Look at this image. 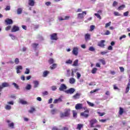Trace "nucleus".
Masks as SVG:
<instances>
[{
  "instance_id": "obj_1",
  "label": "nucleus",
  "mask_w": 130,
  "mask_h": 130,
  "mask_svg": "<svg viewBox=\"0 0 130 130\" xmlns=\"http://www.w3.org/2000/svg\"><path fill=\"white\" fill-rule=\"evenodd\" d=\"M87 15V11H83L81 13H79L77 14V19L79 20H82L85 18V16Z\"/></svg>"
},
{
  "instance_id": "obj_2",
  "label": "nucleus",
  "mask_w": 130,
  "mask_h": 130,
  "mask_svg": "<svg viewBox=\"0 0 130 130\" xmlns=\"http://www.w3.org/2000/svg\"><path fill=\"white\" fill-rule=\"evenodd\" d=\"M75 92H76V89L74 88H70L64 91V92L66 93V94H70V95L74 94Z\"/></svg>"
},
{
  "instance_id": "obj_3",
  "label": "nucleus",
  "mask_w": 130,
  "mask_h": 130,
  "mask_svg": "<svg viewBox=\"0 0 130 130\" xmlns=\"http://www.w3.org/2000/svg\"><path fill=\"white\" fill-rule=\"evenodd\" d=\"M67 89H68V87L64 84H61L60 85V87H59V91H65V90H67Z\"/></svg>"
},
{
  "instance_id": "obj_4",
  "label": "nucleus",
  "mask_w": 130,
  "mask_h": 130,
  "mask_svg": "<svg viewBox=\"0 0 130 130\" xmlns=\"http://www.w3.org/2000/svg\"><path fill=\"white\" fill-rule=\"evenodd\" d=\"M50 39L51 40H57V34L53 33L50 35Z\"/></svg>"
},
{
  "instance_id": "obj_5",
  "label": "nucleus",
  "mask_w": 130,
  "mask_h": 130,
  "mask_svg": "<svg viewBox=\"0 0 130 130\" xmlns=\"http://www.w3.org/2000/svg\"><path fill=\"white\" fill-rule=\"evenodd\" d=\"M89 123L90 124V127H95V123H97V120L96 119H92L89 121Z\"/></svg>"
},
{
  "instance_id": "obj_6",
  "label": "nucleus",
  "mask_w": 130,
  "mask_h": 130,
  "mask_svg": "<svg viewBox=\"0 0 130 130\" xmlns=\"http://www.w3.org/2000/svg\"><path fill=\"white\" fill-rule=\"evenodd\" d=\"M78 51H79V48H78L77 47H76L73 48L72 53L73 54L77 56V55H78V54L79 53Z\"/></svg>"
},
{
  "instance_id": "obj_7",
  "label": "nucleus",
  "mask_w": 130,
  "mask_h": 130,
  "mask_svg": "<svg viewBox=\"0 0 130 130\" xmlns=\"http://www.w3.org/2000/svg\"><path fill=\"white\" fill-rule=\"evenodd\" d=\"M104 43H105V40H101L98 43V46L102 47V48H104L105 46V44H104Z\"/></svg>"
},
{
  "instance_id": "obj_8",
  "label": "nucleus",
  "mask_w": 130,
  "mask_h": 130,
  "mask_svg": "<svg viewBox=\"0 0 130 130\" xmlns=\"http://www.w3.org/2000/svg\"><path fill=\"white\" fill-rule=\"evenodd\" d=\"M80 97L81 93L77 92L72 96V98L74 100H77V99H80Z\"/></svg>"
},
{
  "instance_id": "obj_9",
  "label": "nucleus",
  "mask_w": 130,
  "mask_h": 130,
  "mask_svg": "<svg viewBox=\"0 0 130 130\" xmlns=\"http://www.w3.org/2000/svg\"><path fill=\"white\" fill-rule=\"evenodd\" d=\"M75 109L76 110H80L83 109V104H77L75 106Z\"/></svg>"
},
{
  "instance_id": "obj_10",
  "label": "nucleus",
  "mask_w": 130,
  "mask_h": 130,
  "mask_svg": "<svg viewBox=\"0 0 130 130\" xmlns=\"http://www.w3.org/2000/svg\"><path fill=\"white\" fill-rule=\"evenodd\" d=\"M85 112H87V113H89V111L88 110H85L84 112H82L81 113V116H83V117H85V118H88L89 117V114H85Z\"/></svg>"
},
{
  "instance_id": "obj_11",
  "label": "nucleus",
  "mask_w": 130,
  "mask_h": 130,
  "mask_svg": "<svg viewBox=\"0 0 130 130\" xmlns=\"http://www.w3.org/2000/svg\"><path fill=\"white\" fill-rule=\"evenodd\" d=\"M23 70V67L22 66H18L16 67V73L17 74H21V71Z\"/></svg>"
},
{
  "instance_id": "obj_12",
  "label": "nucleus",
  "mask_w": 130,
  "mask_h": 130,
  "mask_svg": "<svg viewBox=\"0 0 130 130\" xmlns=\"http://www.w3.org/2000/svg\"><path fill=\"white\" fill-rule=\"evenodd\" d=\"M19 30H20L19 26L14 25L11 29V32H17V31H19Z\"/></svg>"
},
{
  "instance_id": "obj_13",
  "label": "nucleus",
  "mask_w": 130,
  "mask_h": 130,
  "mask_svg": "<svg viewBox=\"0 0 130 130\" xmlns=\"http://www.w3.org/2000/svg\"><path fill=\"white\" fill-rule=\"evenodd\" d=\"M85 40L88 41L91 39V35L90 34H86L84 36Z\"/></svg>"
},
{
  "instance_id": "obj_14",
  "label": "nucleus",
  "mask_w": 130,
  "mask_h": 130,
  "mask_svg": "<svg viewBox=\"0 0 130 130\" xmlns=\"http://www.w3.org/2000/svg\"><path fill=\"white\" fill-rule=\"evenodd\" d=\"M28 5L30 7H34L35 6V0H28Z\"/></svg>"
},
{
  "instance_id": "obj_15",
  "label": "nucleus",
  "mask_w": 130,
  "mask_h": 130,
  "mask_svg": "<svg viewBox=\"0 0 130 130\" xmlns=\"http://www.w3.org/2000/svg\"><path fill=\"white\" fill-rule=\"evenodd\" d=\"M9 86H10V84H9V83L8 82H4L2 84V85H1V87H2V89H3V88H5Z\"/></svg>"
},
{
  "instance_id": "obj_16",
  "label": "nucleus",
  "mask_w": 130,
  "mask_h": 130,
  "mask_svg": "<svg viewBox=\"0 0 130 130\" xmlns=\"http://www.w3.org/2000/svg\"><path fill=\"white\" fill-rule=\"evenodd\" d=\"M50 73V72L49 71H46V70L44 71L43 73V77L44 78H46V77L47 76H48V75H49Z\"/></svg>"
},
{
  "instance_id": "obj_17",
  "label": "nucleus",
  "mask_w": 130,
  "mask_h": 130,
  "mask_svg": "<svg viewBox=\"0 0 130 130\" xmlns=\"http://www.w3.org/2000/svg\"><path fill=\"white\" fill-rule=\"evenodd\" d=\"M33 83L34 84V88H37L38 87V86H39V81L37 80L34 81Z\"/></svg>"
},
{
  "instance_id": "obj_18",
  "label": "nucleus",
  "mask_w": 130,
  "mask_h": 130,
  "mask_svg": "<svg viewBox=\"0 0 130 130\" xmlns=\"http://www.w3.org/2000/svg\"><path fill=\"white\" fill-rule=\"evenodd\" d=\"M6 23L7 24V25H11L13 24V20L11 19H7L5 20Z\"/></svg>"
},
{
  "instance_id": "obj_19",
  "label": "nucleus",
  "mask_w": 130,
  "mask_h": 130,
  "mask_svg": "<svg viewBox=\"0 0 130 130\" xmlns=\"http://www.w3.org/2000/svg\"><path fill=\"white\" fill-rule=\"evenodd\" d=\"M69 83L70 84H71V85H73V84H75V83H76V79L74 78H70Z\"/></svg>"
},
{
  "instance_id": "obj_20",
  "label": "nucleus",
  "mask_w": 130,
  "mask_h": 130,
  "mask_svg": "<svg viewBox=\"0 0 130 130\" xmlns=\"http://www.w3.org/2000/svg\"><path fill=\"white\" fill-rule=\"evenodd\" d=\"M22 12H23V8H19L17 10V13L18 15H21Z\"/></svg>"
},
{
  "instance_id": "obj_21",
  "label": "nucleus",
  "mask_w": 130,
  "mask_h": 130,
  "mask_svg": "<svg viewBox=\"0 0 130 130\" xmlns=\"http://www.w3.org/2000/svg\"><path fill=\"white\" fill-rule=\"evenodd\" d=\"M64 116L68 117L70 115V109H66L64 113Z\"/></svg>"
},
{
  "instance_id": "obj_22",
  "label": "nucleus",
  "mask_w": 130,
  "mask_h": 130,
  "mask_svg": "<svg viewBox=\"0 0 130 130\" xmlns=\"http://www.w3.org/2000/svg\"><path fill=\"white\" fill-rule=\"evenodd\" d=\"M19 103H21V104H22L23 105H26V104H27L26 101H24L23 99H19Z\"/></svg>"
},
{
  "instance_id": "obj_23",
  "label": "nucleus",
  "mask_w": 130,
  "mask_h": 130,
  "mask_svg": "<svg viewBox=\"0 0 130 130\" xmlns=\"http://www.w3.org/2000/svg\"><path fill=\"white\" fill-rule=\"evenodd\" d=\"M125 6L124 5H122L121 6H120L118 8L117 10L118 11H121L122 10H123V9H125Z\"/></svg>"
},
{
  "instance_id": "obj_24",
  "label": "nucleus",
  "mask_w": 130,
  "mask_h": 130,
  "mask_svg": "<svg viewBox=\"0 0 130 130\" xmlns=\"http://www.w3.org/2000/svg\"><path fill=\"white\" fill-rule=\"evenodd\" d=\"M5 108L6 110H11L12 109V106L10 105H6Z\"/></svg>"
},
{
  "instance_id": "obj_25",
  "label": "nucleus",
  "mask_w": 130,
  "mask_h": 130,
  "mask_svg": "<svg viewBox=\"0 0 130 130\" xmlns=\"http://www.w3.org/2000/svg\"><path fill=\"white\" fill-rule=\"evenodd\" d=\"M61 101H62V100H61L60 98H59L58 99L54 100L53 103L55 104L56 103H58V102H61Z\"/></svg>"
},
{
  "instance_id": "obj_26",
  "label": "nucleus",
  "mask_w": 130,
  "mask_h": 130,
  "mask_svg": "<svg viewBox=\"0 0 130 130\" xmlns=\"http://www.w3.org/2000/svg\"><path fill=\"white\" fill-rule=\"evenodd\" d=\"M57 67V64L56 63H53L51 66L50 67V69L51 70H54L55 69H56V67Z\"/></svg>"
},
{
  "instance_id": "obj_27",
  "label": "nucleus",
  "mask_w": 130,
  "mask_h": 130,
  "mask_svg": "<svg viewBox=\"0 0 130 130\" xmlns=\"http://www.w3.org/2000/svg\"><path fill=\"white\" fill-rule=\"evenodd\" d=\"M79 63V60L76 59L74 62L73 66V67H78V63Z\"/></svg>"
},
{
  "instance_id": "obj_28",
  "label": "nucleus",
  "mask_w": 130,
  "mask_h": 130,
  "mask_svg": "<svg viewBox=\"0 0 130 130\" xmlns=\"http://www.w3.org/2000/svg\"><path fill=\"white\" fill-rule=\"evenodd\" d=\"M99 61H100V62H102V64H103L104 66H105V64H106V62H105V60H104V59H99Z\"/></svg>"
},
{
  "instance_id": "obj_29",
  "label": "nucleus",
  "mask_w": 130,
  "mask_h": 130,
  "mask_svg": "<svg viewBox=\"0 0 130 130\" xmlns=\"http://www.w3.org/2000/svg\"><path fill=\"white\" fill-rule=\"evenodd\" d=\"M57 112V110L56 109H53L51 111V113L53 115L54 114H56Z\"/></svg>"
},
{
  "instance_id": "obj_30",
  "label": "nucleus",
  "mask_w": 130,
  "mask_h": 130,
  "mask_svg": "<svg viewBox=\"0 0 130 130\" xmlns=\"http://www.w3.org/2000/svg\"><path fill=\"white\" fill-rule=\"evenodd\" d=\"M114 16H116V17H120V16H121V14H120L119 12H114Z\"/></svg>"
},
{
  "instance_id": "obj_31",
  "label": "nucleus",
  "mask_w": 130,
  "mask_h": 130,
  "mask_svg": "<svg viewBox=\"0 0 130 130\" xmlns=\"http://www.w3.org/2000/svg\"><path fill=\"white\" fill-rule=\"evenodd\" d=\"M97 71H98V69L96 68H93L92 71H91V73L92 74H96V72H97Z\"/></svg>"
},
{
  "instance_id": "obj_32",
  "label": "nucleus",
  "mask_w": 130,
  "mask_h": 130,
  "mask_svg": "<svg viewBox=\"0 0 130 130\" xmlns=\"http://www.w3.org/2000/svg\"><path fill=\"white\" fill-rule=\"evenodd\" d=\"M66 63L67 64H72L73 63V60L71 59H69L66 61Z\"/></svg>"
},
{
  "instance_id": "obj_33",
  "label": "nucleus",
  "mask_w": 130,
  "mask_h": 130,
  "mask_svg": "<svg viewBox=\"0 0 130 130\" xmlns=\"http://www.w3.org/2000/svg\"><path fill=\"white\" fill-rule=\"evenodd\" d=\"M77 71H78V69H73L72 70V74H71V76L72 77H74L75 76V73H76V72H77Z\"/></svg>"
},
{
  "instance_id": "obj_34",
  "label": "nucleus",
  "mask_w": 130,
  "mask_h": 130,
  "mask_svg": "<svg viewBox=\"0 0 130 130\" xmlns=\"http://www.w3.org/2000/svg\"><path fill=\"white\" fill-rule=\"evenodd\" d=\"M122 113H123V109L122 108H119V114L120 115H122Z\"/></svg>"
},
{
  "instance_id": "obj_35",
  "label": "nucleus",
  "mask_w": 130,
  "mask_h": 130,
  "mask_svg": "<svg viewBox=\"0 0 130 130\" xmlns=\"http://www.w3.org/2000/svg\"><path fill=\"white\" fill-rule=\"evenodd\" d=\"M82 127H83V124H78L77 125V129L81 130Z\"/></svg>"
},
{
  "instance_id": "obj_36",
  "label": "nucleus",
  "mask_w": 130,
  "mask_h": 130,
  "mask_svg": "<svg viewBox=\"0 0 130 130\" xmlns=\"http://www.w3.org/2000/svg\"><path fill=\"white\" fill-rule=\"evenodd\" d=\"M25 75H29L30 74V69L28 68H26V71L24 72Z\"/></svg>"
},
{
  "instance_id": "obj_37",
  "label": "nucleus",
  "mask_w": 130,
  "mask_h": 130,
  "mask_svg": "<svg viewBox=\"0 0 130 130\" xmlns=\"http://www.w3.org/2000/svg\"><path fill=\"white\" fill-rule=\"evenodd\" d=\"M12 85H13V86H14L15 89H17V90H19V89H20L19 88V85H18V84H17L16 83H13Z\"/></svg>"
},
{
  "instance_id": "obj_38",
  "label": "nucleus",
  "mask_w": 130,
  "mask_h": 130,
  "mask_svg": "<svg viewBox=\"0 0 130 130\" xmlns=\"http://www.w3.org/2000/svg\"><path fill=\"white\" fill-rule=\"evenodd\" d=\"M9 36H10V37H11V39H12V40H15V39H16V36H14V35H13L12 34H10Z\"/></svg>"
},
{
  "instance_id": "obj_39",
  "label": "nucleus",
  "mask_w": 130,
  "mask_h": 130,
  "mask_svg": "<svg viewBox=\"0 0 130 130\" xmlns=\"http://www.w3.org/2000/svg\"><path fill=\"white\" fill-rule=\"evenodd\" d=\"M94 16H95L96 17V18H98L100 20H101V15H100V14H99V13H95Z\"/></svg>"
},
{
  "instance_id": "obj_40",
  "label": "nucleus",
  "mask_w": 130,
  "mask_h": 130,
  "mask_svg": "<svg viewBox=\"0 0 130 130\" xmlns=\"http://www.w3.org/2000/svg\"><path fill=\"white\" fill-rule=\"evenodd\" d=\"M73 117L77 118V112L76 111H73Z\"/></svg>"
},
{
  "instance_id": "obj_41",
  "label": "nucleus",
  "mask_w": 130,
  "mask_h": 130,
  "mask_svg": "<svg viewBox=\"0 0 130 130\" xmlns=\"http://www.w3.org/2000/svg\"><path fill=\"white\" fill-rule=\"evenodd\" d=\"M31 85L30 84H27L25 87L26 90H31Z\"/></svg>"
},
{
  "instance_id": "obj_42",
  "label": "nucleus",
  "mask_w": 130,
  "mask_h": 130,
  "mask_svg": "<svg viewBox=\"0 0 130 130\" xmlns=\"http://www.w3.org/2000/svg\"><path fill=\"white\" fill-rule=\"evenodd\" d=\"M35 111V108H31L30 110L28 111V112L29 113H33Z\"/></svg>"
},
{
  "instance_id": "obj_43",
  "label": "nucleus",
  "mask_w": 130,
  "mask_h": 130,
  "mask_svg": "<svg viewBox=\"0 0 130 130\" xmlns=\"http://www.w3.org/2000/svg\"><path fill=\"white\" fill-rule=\"evenodd\" d=\"M8 126H9V127H11V128H14V123L12 122L9 123Z\"/></svg>"
},
{
  "instance_id": "obj_44",
  "label": "nucleus",
  "mask_w": 130,
  "mask_h": 130,
  "mask_svg": "<svg viewBox=\"0 0 130 130\" xmlns=\"http://www.w3.org/2000/svg\"><path fill=\"white\" fill-rule=\"evenodd\" d=\"M129 85H127V87L126 88L125 93H128V91H129Z\"/></svg>"
},
{
  "instance_id": "obj_45",
  "label": "nucleus",
  "mask_w": 130,
  "mask_h": 130,
  "mask_svg": "<svg viewBox=\"0 0 130 130\" xmlns=\"http://www.w3.org/2000/svg\"><path fill=\"white\" fill-rule=\"evenodd\" d=\"M51 88L52 91H55L56 89H57V87H56V86H51Z\"/></svg>"
},
{
  "instance_id": "obj_46",
  "label": "nucleus",
  "mask_w": 130,
  "mask_h": 130,
  "mask_svg": "<svg viewBox=\"0 0 130 130\" xmlns=\"http://www.w3.org/2000/svg\"><path fill=\"white\" fill-rule=\"evenodd\" d=\"M7 104L8 105H14V102L13 101H11L10 102H7Z\"/></svg>"
},
{
  "instance_id": "obj_47",
  "label": "nucleus",
  "mask_w": 130,
  "mask_h": 130,
  "mask_svg": "<svg viewBox=\"0 0 130 130\" xmlns=\"http://www.w3.org/2000/svg\"><path fill=\"white\" fill-rule=\"evenodd\" d=\"M49 62L50 64H51L52 63H53V62H54V60H53V58H50L49 60Z\"/></svg>"
},
{
  "instance_id": "obj_48",
  "label": "nucleus",
  "mask_w": 130,
  "mask_h": 130,
  "mask_svg": "<svg viewBox=\"0 0 130 130\" xmlns=\"http://www.w3.org/2000/svg\"><path fill=\"white\" fill-rule=\"evenodd\" d=\"M111 25V22H109L108 23H107L105 25V28H108V27H109Z\"/></svg>"
},
{
  "instance_id": "obj_49",
  "label": "nucleus",
  "mask_w": 130,
  "mask_h": 130,
  "mask_svg": "<svg viewBox=\"0 0 130 130\" xmlns=\"http://www.w3.org/2000/svg\"><path fill=\"white\" fill-rule=\"evenodd\" d=\"M87 104H88V105L89 106H91L92 107H93V106H94V104H93L89 101H87Z\"/></svg>"
},
{
  "instance_id": "obj_50",
  "label": "nucleus",
  "mask_w": 130,
  "mask_h": 130,
  "mask_svg": "<svg viewBox=\"0 0 130 130\" xmlns=\"http://www.w3.org/2000/svg\"><path fill=\"white\" fill-rule=\"evenodd\" d=\"M38 45H39L38 44L35 43V44H32L31 45V46H32V47H33V48H36V47H37Z\"/></svg>"
},
{
  "instance_id": "obj_51",
  "label": "nucleus",
  "mask_w": 130,
  "mask_h": 130,
  "mask_svg": "<svg viewBox=\"0 0 130 130\" xmlns=\"http://www.w3.org/2000/svg\"><path fill=\"white\" fill-rule=\"evenodd\" d=\"M60 117L61 118H63V117H66V116H64V113H62V112H61L60 113Z\"/></svg>"
},
{
  "instance_id": "obj_52",
  "label": "nucleus",
  "mask_w": 130,
  "mask_h": 130,
  "mask_svg": "<svg viewBox=\"0 0 130 130\" xmlns=\"http://www.w3.org/2000/svg\"><path fill=\"white\" fill-rule=\"evenodd\" d=\"M117 5H118V3H117V2H116V1H114L113 3L112 6L116 7V6H117Z\"/></svg>"
},
{
  "instance_id": "obj_53",
  "label": "nucleus",
  "mask_w": 130,
  "mask_h": 130,
  "mask_svg": "<svg viewBox=\"0 0 130 130\" xmlns=\"http://www.w3.org/2000/svg\"><path fill=\"white\" fill-rule=\"evenodd\" d=\"M14 62H15V63H16V64H18L19 62V58H15V59L14 60Z\"/></svg>"
},
{
  "instance_id": "obj_54",
  "label": "nucleus",
  "mask_w": 130,
  "mask_h": 130,
  "mask_svg": "<svg viewBox=\"0 0 130 130\" xmlns=\"http://www.w3.org/2000/svg\"><path fill=\"white\" fill-rule=\"evenodd\" d=\"M128 14H129V12L128 11H127L126 12H124L123 13L124 17H127L128 16Z\"/></svg>"
},
{
  "instance_id": "obj_55",
  "label": "nucleus",
  "mask_w": 130,
  "mask_h": 130,
  "mask_svg": "<svg viewBox=\"0 0 130 130\" xmlns=\"http://www.w3.org/2000/svg\"><path fill=\"white\" fill-rule=\"evenodd\" d=\"M108 53V51H105L101 52V54H102V55H104Z\"/></svg>"
},
{
  "instance_id": "obj_56",
  "label": "nucleus",
  "mask_w": 130,
  "mask_h": 130,
  "mask_svg": "<svg viewBox=\"0 0 130 130\" xmlns=\"http://www.w3.org/2000/svg\"><path fill=\"white\" fill-rule=\"evenodd\" d=\"M76 75L77 76V78L79 80V79H80V78H81V74H80V73H79V72H77Z\"/></svg>"
},
{
  "instance_id": "obj_57",
  "label": "nucleus",
  "mask_w": 130,
  "mask_h": 130,
  "mask_svg": "<svg viewBox=\"0 0 130 130\" xmlns=\"http://www.w3.org/2000/svg\"><path fill=\"white\" fill-rule=\"evenodd\" d=\"M99 89H96L91 90L90 91V94H93V93H95V92H97V91H99Z\"/></svg>"
},
{
  "instance_id": "obj_58",
  "label": "nucleus",
  "mask_w": 130,
  "mask_h": 130,
  "mask_svg": "<svg viewBox=\"0 0 130 130\" xmlns=\"http://www.w3.org/2000/svg\"><path fill=\"white\" fill-rule=\"evenodd\" d=\"M89 50V51H95V48H94L93 47H90Z\"/></svg>"
},
{
  "instance_id": "obj_59",
  "label": "nucleus",
  "mask_w": 130,
  "mask_h": 130,
  "mask_svg": "<svg viewBox=\"0 0 130 130\" xmlns=\"http://www.w3.org/2000/svg\"><path fill=\"white\" fill-rule=\"evenodd\" d=\"M110 31L109 30H107L106 32L103 34V35H110Z\"/></svg>"
},
{
  "instance_id": "obj_60",
  "label": "nucleus",
  "mask_w": 130,
  "mask_h": 130,
  "mask_svg": "<svg viewBox=\"0 0 130 130\" xmlns=\"http://www.w3.org/2000/svg\"><path fill=\"white\" fill-rule=\"evenodd\" d=\"M43 95H44V96H46V95H48V91H45L43 92Z\"/></svg>"
},
{
  "instance_id": "obj_61",
  "label": "nucleus",
  "mask_w": 130,
  "mask_h": 130,
  "mask_svg": "<svg viewBox=\"0 0 130 130\" xmlns=\"http://www.w3.org/2000/svg\"><path fill=\"white\" fill-rule=\"evenodd\" d=\"M98 114H99L100 116H103V115H105V113H100V112H98Z\"/></svg>"
},
{
  "instance_id": "obj_62",
  "label": "nucleus",
  "mask_w": 130,
  "mask_h": 130,
  "mask_svg": "<svg viewBox=\"0 0 130 130\" xmlns=\"http://www.w3.org/2000/svg\"><path fill=\"white\" fill-rule=\"evenodd\" d=\"M123 38H126V36H125V35H123V36H121V37L119 38V40H121L123 39Z\"/></svg>"
},
{
  "instance_id": "obj_63",
  "label": "nucleus",
  "mask_w": 130,
  "mask_h": 130,
  "mask_svg": "<svg viewBox=\"0 0 130 130\" xmlns=\"http://www.w3.org/2000/svg\"><path fill=\"white\" fill-rule=\"evenodd\" d=\"M5 10L6 11H10V10H11V7H10V6H7L6 8H5Z\"/></svg>"
},
{
  "instance_id": "obj_64",
  "label": "nucleus",
  "mask_w": 130,
  "mask_h": 130,
  "mask_svg": "<svg viewBox=\"0 0 130 130\" xmlns=\"http://www.w3.org/2000/svg\"><path fill=\"white\" fill-rule=\"evenodd\" d=\"M95 29V26L94 25L90 26V31H93Z\"/></svg>"
}]
</instances>
